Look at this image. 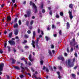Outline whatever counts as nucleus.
<instances>
[{
  "instance_id": "nucleus-20",
  "label": "nucleus",
  "mask_w": 79,
  "mask_h": 79,
  "mask_svg": "<svg viewBox=\"0 0 79 79\" xmlns=\"http://www.w3.org/2000/svg\"><path fill=\"white\" fill-rule=\"evenodd\" d=\"M66 25L67 29H69V22H67L66 23Z\"/></svg>"
},
{
  "instance_id": "nucleus-12",
  "label": "nucleus",
  "mask_w": 79,
  "mask_h": 79,
  "mask_svg": "<svg viewBox=\"0 0 79 79\" xmlns=\"http://www.w3.org/2000/svg\"><path fill=\"white\" fill-rule=\"evenodd\" d=\"M58 60H62V61H63L64 60V58H63V57H61V56H60L58 57Z\"/></svg>"
},
{
  "instance_id": "nucleus-10",
  "label": "nucleus",
  "mask_w": 79,
  "mask_h": 79,
  "mask_svg": "<svg viewBox=\"0 0 79 79\" xmlns=\"http://www.w3.org/2000/svg\"><path fill=\"white\" fill-rule=\"evenodd\" d=\"M33 75L34 77H35L36 79H42V77H37L35 76V73H33Z\"/></svg>"
},
{
  "instance_id": "nucleus-26",
  "label": "nucleus",
  "mask_w": 79,
  "mask_h": 79,
  "mask_svg": "<svg viewBox=\"0 0 79 79\" xmlns=\"http://www.w3.org/2000/svg\"><path fill=\"white\" fill-rule=\"evenodd\" d=\"M49 69L50 70H51L52 71H53V68H52V66H49Z\"/></svg>"
},
{
  "instance_id": "nucleus-52",
  "label": "nucleus",
  "mask_w": 79,
  "mask_h": 79,
  "mask_svg": "<svg viewBox=\"0 0 79 79\" xmlns=\"http://www.w3.org/2000/svg\"><path fill=\"white\" fill-rule=\"evenodd\" d=\"M37 32L38 34H40V28L38 29L37 30Z\"/></svg>"
},
{
  "instance_id": "nucleus-7",
  "label": "nucleus",
  "mask_w": 79,
  "mask_h": 79,
  "mask_svg": "<svg viewBox=\"0 0 79 79\" xmlns=\"http://www.w3.org/2000/svg\"><path fill=\"white\" fill-rule=\"evenodd\" d=\"M65 64L67 65V66L69 68V59H68V61H67L65 62Z\"/></svg>"
},
{
  "instance_id": "nucleus-37",
  "label": "nucleus",
  "mask_w": 79,
  "mask_h": 79,
  "mask_svg": "<svg viewBox=\"0 0 79 79\" xmlns=\"http://www.w3.org/2000/svg\"><path fill=\"white\" fill-rule=\"evenodd\" d=\"M24 75L23 74L20 75V78H23L24 77Z\"/></svg>"
},
{
  "instance_id": "nucleus-33",
  "label": "nucleus",
  "mask_w": 79,
  "mask_h": 79,
  "mask_svg": "<svg viewBox=\"0 0 79 79\" xmlns=\"http://www.w3.org/2000/svg\"><path fill=\"white\" fill-rule=\"evenodd\" d=\"M48 53H49V54L50 56H52V52H51V51L50 50H48Z\"/></svg>"
},
{
  "instance_id": "nucleus-45",
  "label": "nucleus",
  "mask_w": 79,
  "mask_h": 79,
  "mask_svg": "<svg viewBox=\"0 0 79 79\" xmlns=\"http://www.w3.org/2000/svg\"><path fill=\"white\" fill-rule=\"evenodd\" d=\"M32 43L31 44L34 45L35 44V41H34V40H32Z\"/></svg>"
},
{
  "instance_id": "nucleus-49",
  "label": "nucleus",
  "mask_w": 79,
  "mask_h": 79,
  "mask_svg": "<svg viewBox=\"0 0 79 79\" xmlns=\"http://www.w3.org/2000/svg\"><path fill=\"white\" fill-rule=\"evenodd\" d=\"M24 69L25 70L26 69L27 71H28V70H29V69H28V68L27 67H25Z\"/></svg>"
},
{
  "instance_id": "nucleus-34",
  "label": "nucleus",
  "mask_w": 79,
  "mask_h": 79,
  "mask_svg": "<svg viewBox=\"0 0 79 79\" xmlns=\"http://www.w3.org/2000/svg\"><path fill=\"white\" fill-rule=\"evenodd\" d=\"M6 76L7 77V79H10V76L8 75H6Z\"/></svg>"
},
{
  "instance_id": "nucleus-46",
  "label": "nucleus",
  "mask_w": 79,
  "mask_h": 79,
  "mask_svg": "<svg viewBox=\"0 0 79 79\" xmlns=\"http://www.w3.org/2000/svg\"><path fill=\"white\" fill-rule=\"evenodd\" d=\"M19 25H21V21L20 20L19 21Z\"/></svg>"
},
{
  "instance_id": "nucleus-4",
  "label": "nucleus",
  "mask_w": 79,
  "mask_h": 79,
  "mask_svg": "<svg viewBox=\"0 0 79 79\" xmlns=\"http://www.w3.org/2000/svg\"><path fill=\"white\" fill-rule=\"evenodd\" d=\"M46 69V71L47 72V73H48L49 72V70H48V69L47 67H46L45 66H43V70H45Z\"/></svg>"
},
{
  "instance_id": "nucleus-51",
  "label": "nucleus",
  "mask_w": 79,
  "mask_h": 79,
  "mask_svg": "<svg viewBox=\"0 0 79 79\" xmlns=\"http://www.w3.org/2000/svg\"><path fill=\"white\" fill-rule=\"evenodd\" d=\"M27 33H28V34H31V31H30V30H28L27 31Z\"/></svg>"
},
{
  "instance_id": "nucleus-29",
  "label": "nucleus",
  "mask_w": 79,
  "mask_h": 79,
  "mask_svg": "<svg viewBox=\"0 0 79 79\" xmlns=\"http://www.w3.org/2000/svg\"><path fill=\"white\" fill-rule=\"evenodd\" d=\"M38 42H36V47L38 48V49H39V45H38Z\"/></svg>"
},
{
  "instance_id": "nucleus-61",
  "label": "nucleus",
  "mask_w": 79,
  "mask_h": 79,
  "mask_svg": "<svg viewBox=\"0 0 79 79\" xmlns=\"http://www.w3.org/2000/svg\"><path fill=\"white\" fill-rule=\"evenodd\" d=\"M13 23H14V20H12V22L10 23L11 25L13 24Z\"/></svg>"
},
{
  "instance_id": "nucleus-27",
  "label": "nucleus",
  "mask_w": 79,
  "mask_h": 79,
  "mask_svg": "<svg viewBox=\"0 0 79 79\" xmlns=\"http://www.w3.org/2000/svg\"><path fill=\"white\" fill-rule=\"evenodd\" d=\"M29 22L28 20H27L26 22V24L27 26H29Z\"/></svg>"
},
{
  "instance_id": "nucleus-25",
  "label": "nucleus",
  "mask_w": 79,
  "mask_h": 79,
  "mask_svg": "<svg viewBox=\"0 0 79 79\" xmlns=\"http://www.w3.org/2000/svg\"><path fill=\"white\" fill-rule=\"evenodd\" d=\"M45 38L46 41H48L49 40H50V37H48V36H45Z\"/></svg>"
},
{
  "instance_id": "nucleus-44",
  "label": "nucleus",
  "mask_w": 79,
  "mask_h": 79,
  "mask_svg": "<svg viewBox=\"0 0 79 79\" xmlns=\"http://www.w3.org/2000/svg\"><path fill=\"white\" fill-rule=\"evenodd\" d=\"M49 15H51V16H52V11L50 10V12H49Z\"/></svg>"
},
{
  "instance_id": "nucleus-31",
  "label": "nucleus",
  "mask_w": 79,
  "mask_h": 79,
  "mask_svg": "<svg viewBox=\"0 0 79 79\" xmlns=\"http://www.w3.org/2000/svg\"><path fill=\"white\" fill-rule=\"evenodd\" d=\"M18 20V18H15L14 20V23H16L17 22V21Z\"/></svg>"
},
{
  "instance_id": "nucleus-16",
  "label": "nucleus",
  "mask_w": 79,
  "mask_h": 79,
  "mask_svg": "<svg viewBox=\"0 0 79 79\" xmlns=\"http://www.w3.org/2000/svg\"><path fill=\"white\" fill-rule=\"evenodd\" d=\"M12 35H13V32H11L9 34L8 37H9V38H11Z\"/></svg>"
},
{
  "instance_id": "nucleus-8",
  "label": "nucleus",
  "mask_w": 79,
  "mask_h": 79,
  "mask_svg": "<svg viewBox=\"0 0 79 79\" xmlns=\"http://www.w3.org/2000/svg\"><path fill=\"white\" fill-rule=\"evenodd\" d=\"M11 17L10 16L7 17L6 22H9V21H11Z\"/></svg>"
},
{
  "instance_id": "nucleus-41",
  "label": "nucleus",
  "mask_w": 79,
  "mask_h": 79,
  "mask_svg": "<svg viewBox=\"0 0 79 79\" xmlns=\"http://www.w3.org/2000/svg\"><path fill=\"white\" fill-rule=\"evenodd\" d=\"M74 66V64L73 63L70 64L69 65V67H73Z\"/></svg>"
},
{
  "instance_id": "nucleus-53",
  "label": "nucleus",
  "mask_w": 79,
  "mask_h": 79,
  "mask_svg": "<svg viewBox=\"0 0 79 79\" xmlns=\"http://www.w3.org/2000/svg\"><path fill=\"white\" fill-rule=\"evenodd\" d=\"M74 55L76 57H77V54L76 52H75L74 54Z\"/></svg>"
},
{
  "instance_id": "nucleus-11",
  "label": "nucleus",
  "mask_w": 79,
  "mask_h": 79,
  "mask_svg": "<svg viewBox=\"0 0 79 79\" xmlns=\"http://www.w3.org/2000/svg\"><path fill=\"white\" fill-rule=\"evenodd\" d=\"M30 5L31 6V5H33V6L34 7H35V6H35V4H34V3H33L32 2V1H30Z\"/></svg>"
},
{
  "instance_id": "nucleus-24",
  "label": "nucleus",
  "mask_w": 79,
  "mask_h": 79,
  "mask_svg": "<svg viewBox=\"0 0 79 79\" xmlns=\"http://www.w3.org/2000/svg\"><path fill=\"white\" fill-rule=\"evenodd\" d=\"M69 8L71 9H73V5L72 4H70L69 5Z\"/></svg>"
},
{
  "instance_id": "nucleus-30",
  "label": "nucleus",
  "mask_w": 79,
  "mask_h": 79,
  "mask_svg": "<svg viewBox=\"0 0 79 79\" xmlns=\"http://www.w3.org/2000/svg\"><path fill=\"white\" fill-rule=\"evenodd\" d=\"M35 31H33V36L34 37H35Z\"/></svg>"
},
{
  "instance_id": "nucleus-62",
  "label": "nucleus",
  "mask_w": 79,
  "mask_h": 79,
  "mask_svg": "<svg viewBox=\"0 0 79 79\" xmlns=\"http://www.w3.org/2000/svg\"><path fill=\"white\" fill-rule=\"evenodd\" d=\"M73 62H74L76 61V59L75 58H73Z\"/></svg>"
},
{
  "instance_id": "nucleus-50",
  "label": "nucleus",
  "mask_w": 79,
  "mask_h": 79,
  "mask_svg": "<svg viewBox=\"0 0 79 79\" xmlns=\"http://www.w3.org/2000/svg\"><path fill=\"white\" fill-rule=\"evenodd\" d=\"M24 62L26 64H27V60H24Z\"/></svg>"
},
{
  "instance_id": "nucleus-64",
  "label": "nucleus",
  "mask_w": 79,
  "mask_h": 79,
  "mask_svg": "<svg viewBox=\"0 0 79 79\" xmlns=\"http://www.w3.org/2000/svg\"><path fill=\"white\" fill-rule=\"evenodd\" d=\"M25 48H29V47H28L27 46H26L25 47H24Z\"/></svg>"
},
{
  "instance_id": "nucleus-60",
  "label": "nucleus",
  "mask_w": 79,
  "mask_h": 79,
  "mask_svg": "<svg viewBox=\"0 0 79 79\" xmlns=\"http://www.w3.org/2000/svg\"><path fill=\"white\" fill-rule=\"evenodd\" d=\"M28 65L29 66H32V64H31V62H29L28 63Z\"/></svg>"
},
{
  "instance_id": "nucleus-13",
  "label": "nucleus",
  "mask_w": 79,
  "mask_h": 79,
  "mask_svg": "<svg viewBox=\"0 0 79 79\" xmlns=\"http://www.w3.org/2000/svg\"><path fill=\"white\" fill-rule=\"evenodd\" d=\"M69 17L71 19H72L73 18V16L72 15V12H69Z\"/></svg>"
},
{
  "instance_id": "nucleus-39",
  "label": "nucleus",
  "mask_w": 79,
  "mask_h": 79,
  "mask_svg": "<svg viewBox=\"0 0 79 79\" xmlns=\"http://www.w3.org/2000/svg\"><path fill=\"white\" fill-rule=\"evenodd\" d=\"M39 16L41 18L42 17V14L40 12L39 13Z\"/></svg>"
},
{
  "instance_id": "nucleus-6",
  "label": "nucleus",
  "mask_w": 79,
  "mask_h": 79,
  "mask_svg": "<svg viewBox=\"0 0 79 79\" xmlns=\"http://www.w3.org/2000/svg\"><path fill=\"white\" fill-rule=\"evenodd\" d=\"M18 29H16L14 31V34L15 35H17L18 34Z\"/></svg>"
},
{
  "instance_id": "nucleus-43",
  "label": "nucleus",
  "mask_w": 79,
  "mask_h": 79,
  "mask_svg": "<svg viewBox=\"0 0 79 79\" xmlns=\"http://www.w3.org/2000/svg\"><path fill=\"white\" fill-rule=\"evenodd\" d=\"M33 23H34V21L32 20L30 22V24L31 25H32Z\"/></svg>"
},
{
  "instance_id": "nucleus-18",
  "label": "nucleus",
  "mask_w": 79,
  "mask_h": 79,
  "mask_svg": "<svg viewBox=\"0 0 79 79\" xmlns=\"http://www.w3.org/2000/svg\"><path fill=\"white\" fill-rule=\"evenodd\" d=\"M34 8L35 10L34 13H37V6H35L34 7Z\"/></svg>"
},
{
  "instance_id": "nucleus-28",
  "label": "nucleus",
  "mask_w": 79,
  "mask_h": 79,
  "mask_svg": "<svg viewBox=\"0 0 79 79\" xmlns=\"http://www.w3.org/2000/svg\"><path fill=\"white\" fill-rule=\"evenodd\" d=\"M52 29H56V27L55 26L54 24H52Z\"/></svg>"
},
{
  "instance_id": "nucleus-63",
  "label": "nucleus",
  "mask_w": 79,
  "mask_h": 79,
  "mask_svg": "<svg viewBox=\"0 0 79 79\" xmlns=\"http://www.w3.org/2000/svg\"><path fill=\"white\" fill-rule=\"evenodd\" d=\"M26 1H25L23 2V5H26Z\"/></svg>"
},
{
  "instance_id": "nucleus-35",
  "label": "nucleus",
  "mask_w": 79,
  "mask_h": 79,
  "mask_svg": "<svg viewBox=\"0 0 79 79\" xmlns=\"http://www.w3.org/2000/svg\"><path fill=\"white\" fill-rule=\"evenodd\" d=\"M40 63L41 65H43V64L44 63V61H43V60H41L40 61Z\"/></svg>"
},
{
  "instance_id": "nucleus-2",
  "label": "nucleus",
  "mask_w": 79,
  "mask_h": 79,
  "mask_svg": "<svg viewBox=\"0 0 79 79\" xmlns=\"http://www.w3.org/2000/svg\"><path fill=\"white\" fill-rule=\"evenodd\" d=\"M8 42L11 45H15V42L14 41L10 40Z\"/></svg>"
},
{
  "instance_id": "nucleus-40",
  "label": "nucleus",
  "mask_w": 79,
  "mask_h": 79,
  "mask_svg": "<svg viewBox=\"0 0 79 79\" xmlns=\"http://www.w3.org/2000/svg\"><path fill=\"white\" fill-rule=\"evenodd\" d=\"M71 75L73 78H74L76 76V75H75V74H72Z\"/></svg>"
},
{
  "instance_id": "nucleus-17",
  "label": "nucleus",
  "mask_w": 79,
  "mask_h": 79,
  "mask_svg": "<svg viewBox=\"0 0 79 79\" xmlns=\"http://www.w3.org/2000/svg\"><path fill=\"white\" fill-rule=\"evenodd\" d=\"M67 52L68 53H69V45H67Z\"/></svg>"
},
{
  "instance_id": "nucleus-42",
  "label": "nucleus",
  "mask_w": 79,
  "mask_h": 79,
  "mask_svg": "<svg viewBox=\"0 0 79 79\" xmlns=\"http://www.w3.org/2000/svg\"><path fill=\"white\" fill-rule=\"evenodd\" d=\"M60 15L61 16H63V13L62 12H60Z\"/></svg>"
},
{
  "instance_id": "nucleus-3",
  "label": "nucleus",
  "mask_w": 79,
  "mask_h": 79,
  "mask_svg": "<svg viewBox=\"0 0 79 79\" xmlns=\"http://www.w3.org/2000/svg\"><path fill=\"white\" fill-rule=\"evenodd\" d=\"M23 64L21 63L20 68L22 69V70L21 71V72L23 73L24 71V70H25V69H24V68L23 67Z\"/></svg>"
},
{
  "instance_id": "nucleus-15",
  "label": "nucleus",
  "mask_w": 79,
  "mask_h": 79,
  "mask_svg": "<svg viewBox=\"0 0 79 79\" xmlns=\"http://www.w3.org/2000/svg\"><path fill=\"white\" fill-rule=\"evenodd\" d=\"M14 68L15 69H17L18 70H20V69L19 68V67L17 66H14Z\"/></svg>"
},
{
  "instance_id": "nucleus-36",
  "label": "nucleus",
  "mask_w": 79,
  "mask_h": 79,
  "mask_svg": "<svg viewBox=\"0 0 79 79\" xmlns=\"http://www.w3.org/2000/svg\"><path fill=\"white\" fill-rule=\"evenodd\" d=\"M6 45H7V43H6V42L4 44V47L5 48L6 47Z\"/></svg>"
},
{
  "instance_id": "nucleus-19",
  "label": "nucleus",
  "mask_w": 79,
  "mask_h": 79,
  "mask_svg": "<svg viewBox=\"0 0 79 79\" xmlns=\"http://www.w3.org/2000/svg\"><path fill=\"white\" fill-rule=\"evenodd\" d=\"M14 28H16V27H18V23H16L14 25Z\"/></svg>"
},
{
  "instance_id": "nucleus-38",
  "label": "nucleus",
  "mask_w": 79,
  "mask_h": 79,
  "mask_svg": "<svg viewBox=\"0 0 79 79\" xmlns=\"http://www.w3.org/2000/svg\"><path fill=\"white\" fill-rule=\"evenodd\" d=\"M42 13H45V10L44 9H43L42 10Z\"/></svg>"
},
{
  "instance_id": "nucleus-9",
  "label": "nucleus",
  "mask_w": 79,
  "mask_h": 79,
  "mask_svg": "<svg viewBox=\"0 0 79 79\" xmlns=\"http://www.w3.org/2000/svg\"><path fill=\"white\" fill-rule=\"evenodd\" d=\"M10 60H12V62L11 63L12 64H13L16 63V60L15 59H14L13 58H11Z\"/></svg>"
},
{
  "instance_id": "nucleus-48",
  "label": "nucleus",
  "mask_w": 79,
  "mask_h": 79,
  "mask_svg": "<svg viewBox=\"0 0 79 79\" xmlns=\"http://www.w3.org/2000/svg\"><path fill=\"white\" fill-rule=\"evenodd\" d=\"M31 71H32L33 72H34V70L32 67L31 68Z\"/></svg>"
},
{
  "instance_id": "nucleus-55",
  "label": "nucleus",
  "mask_w": 79,
  "mask_h": 79,
  "mask_svg": "<svg viewBox=\"0 0 79 79\" xmlns=\"http://www.w3.org/2000/svg\"><path fill=\"white\" fill-rule=\"evenodd\" d=\"M61 78V77L60 76V75H59L58 76V78L59 79H60Z\"/></svg>"
},
{
  "instance_id": "nucleus-57",
  "label": "nucleus",
  "mask_w": 79,
  "mask_h": 79,
  "mask_svg": "<svg viewBox=\"0 0 79 79\" xmlns=\"http://www.w3.org/2000/svg\"><path fill=\"white\" fill-rule=\"evenodd\" d=\"M51 29L49 27H48L47 28V30H48V31H49V30H50Z\"/></svg>"
},
{
  "instance_id": "nucleus-23",
  "label": "nucleus",
  "mask_w": 79,
  "mask_h": 79,
  "mask_svg": "<svg viewBox=\"0 0 79 79\" xmlns=\"http://www.w3.org/2000/svg\"><path fill=\"white\" fill-rule=\"evenodd\" d=\"M59 34L60 35H62V31L61 30H60L59 31Z\"/></svg>"
},
{
  "instance_id": "nucleus-5",
  "label": "nucleus",
  "mask_w": 79,
  "mask_h": 79,
  "mask_svg": "<svg viewBox=\"0 0 79 79\" xmlns=\"http://www.w3.org/2000/svg\"><path fill=\"white\" fill-rule=\"evenodd\" d=\"M27 14L28 17H30L31 13V10L29 9L28 10H27Z\"/></svg>"
},
{
  "instance_id": "nucleus-58",
  "label": "nucleus",
  "mask_w": 79,
  "mask_h": 79,
  "mask_svg": "<svg viewBox=\"0 0 79 79\" xmlns=\"http://www.w3.org/2000/svg\"><path fill=\"white\" fill-rule=\"evenodd\" d=\"M51 48H54V46L53 45V44H51Z\"/></svg>"
},
{
  "instance_id": "nucleus-1",
  "label": "nucleus",
  "mask_w": 79,
  "mask_h": 79,
  "mask_svg": "<svg viewBox=\"0 0 79 79\" xmlns=\"http://www.w3.org/2000/svg\"><path fill=\"white\" fill-rule=\"evenodd\" d=\"M5 64L4 63H2L0 64V75L2 76V74H3V73L2 72V71H3V68L4 67Z\"/></svg>"
},
{
  "instance_id": "nucleus-47",
  "label": "nucleus",
  "mask_w": 79,
  "mask_h": 79,
  "mask_svg": "<svg viewBox=\"0 0 79 79\" xmlns=\"http://www.w3.org/2000/svg\"><path fill=\"white\" fill-rule=\"evenodd\" d=\"M74 50V49H73V48L72 47L70 49V52H73V50Z\"/></svg>"
},
{
  "instance_id": "nucleus-56",
  "label": "nucleus",
  "mask_w": 79,
  "mask_h": 79,
  "mask_svg": "<svg viewBox=\"0 0 79 79\" xmlns=\"http://www.w3.org/2000/svg\"><path fill=\"white\" fill-rule=\"evenodd\" d=\"M40 31L41 32V34L42 35H44V31L42 30Z\"/></svg>"
},
{
  "instance_id": "nucleus-32",
  "label": "nucleus",
  "mask_w": 79,
  "mask_h": 79,
  "mask_svg": "<svg viewBox=\"0 0 79 79\" xmlns=\"http://www.w3.org/2000/svg\"><path fill=\"white\" fill-rule=\"evenodd\" d=\"M56 18H60V16H59L57 14H56Z\"/></svg>"
},
{
  "instance_id": "nucleus-54",
  "label": "nucleus",
  "mask_w": 79,
  "mask_h": 79,
  "mask_svg": "<svg viewBox=\"0 0 79 79\" xmlns=\"http://www.w3.org/2000/svg\"><path fill=\"white\" fill-rule=\"evenodd\" d=\"M26 59H25V58L24 57H23L22 58V59H21V60H23L24 61V60H25Z\"/></svg>"
},
{
  "instance_id": "nucleus-14",
  "label": "nucleus",
  "mask_w": 79,
  "mask_h": 79,
  "mask_svg": "<svg viewBox=\"0 0 79 79\" xmlns=\"http://www.w3.org/2000/svg\"><path fill=\"white\" fill-rule=\"evenodd\" d=\"M31 57H32V55H31V54H30L29 56V57H28V58L29 60L31 62L33 61V59H31Z\"/></svg>"
},
{
  "instance_id": "nucleus-22",
  "label": "nucleus",
  "mask_w": 79,
  "mask_h": 79,
  "mask_svg": "<svg viewBox=\"0 0 79 79\" xmlns=\"http://www.w3.org/2000/svg\"><path fill=\"white\" fill-rule=\"evenodd\" d=\"M7 48L8 49V51L9 52H11V47L9 46H7Z\"/></svg>"
},
{
  "instance_id": "nucleus-59",
  "label": "nucleus",
  "mask_w": 79,
  "mask_h": 79,
  "mask_svg": "<svg viewBox=\"0 0 79 79\" xmlns=\"http://www.w3.org/2000/svg\"><path fill=\"white\" fill-rule=\"evenodd\" d=\"M3 51L2 50H0V53L2 54V53H3Z\"/></svg>"
},
{
  "instance_id": "nucleus-21",
  "label": "nucleus",
  "mask_w": 79,
  "mask_h": 79,
  "mask_svg": "<svg viewBox=\"0 0 79 79\" xmlns=\"http://www.w3.org/2000/svg\"><path fill=\"white\" fill-rule=\"evenodd\" d=\"M24 37L25 39H28L29 38V35L25 34L24 35Z\"/></svg>"
}]
</instances>
